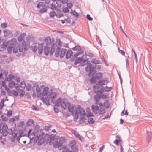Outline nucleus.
<instances>
[{
  "label": "nucleus",
  "instance_id": "obj_1",
  "mask_svg": "<svg viewBox=\"0 0 152 152\" xmlns=\"http://www.w3.org/2000/svg\"><path fill=\"white\" fill-rule=\"evenodd\" d=\"M39 125H37L34 128V132L31 134V135H33L37 138L38 140V145H42L45 142L49 143L50 145L53 144L54 142V136L53 134L49 135L47 134L44 135V133L42 129H39Z\"/></svg>",
  "mask_w": 152,
  "mask_h": 152
},
{
  "label": "nucleus",
  "instance_id": "obj_2",
  "mask_svg": "<svg viewBox=\"0 0 152 152\" xmlns=\"http://www.w3.org/2000/svg\"><path fill=\"white\" fill-rule=\"evenodd\" d=\"M29 44V43L28 42L27 43L24 40L23 41L21 44L17 42V44H16V45H14V47L13 48V52L15 53L18 52V50L20 52H22L23 50L25 51H26L28 50Z\"/></svg>",
  "mask_w": 152,
  "mask_h": 152
},
{
  "label": "nucleus",
  "instance_id": "obj_3",
  "mask_svg": "<svg viewBox=\"0 0 152 152\" xmlns=\"http://www.w3.org/2000/svg\"><path fill=\"white\" fill-rule=\"evenodd\" d=\"M96 66H93L90 63L86 67L85 69L86 72L88 73V75L91 77L93 76L96 73Z\"/></svg>",
  "mask_w": 152,
  "mask_h": 152
},
{
  "label": "nucleus",
  "instance_id": "obj_4",
  "mask_svg": "<svg viewBox=\"0 0 152 152\" xmlns=\"http://www.w3.org/2000/svg\"><path fill=\"white\" fill-rule=\"evenodd\" d=\"M42 88H41L37 84L34 83V84L31 89L33 92L32 95L33 97H34V94L35 96H36V93L37 95V97L39 98L41 95V90H42Z\"/></svg>",
  "mask_w": 152,
  "mask_h": 152
},
{
  "label": "nucleus",
  "instance_id": "obj_5",
  "mask_svg": "<svg viewBox=\"0 0 152 152\" xmlns=\"http://www.w3.org/2000/svg\"><path fill=\"white\" fill-rule=\"evenodd\" d=\"M51 49L50 50L49 46H45L44 52L45 55L48 56L49 53L51 55L53 54L56 49L55 45L54 43H53L51 45Z\"/></svg>",
  "mask_w": 152,
  "mask_h": 152
},
{
  "label": "nucleus",
  "instance_id": "obj_6",
  "mask_svg": "<svg viewBox=\"0 0 152 152\" xmlns=\"http://www.w3.org/2000/svg\"><path fill=\"white\" fill-rule=\"evenodd\" d=\"M53 135L54 136V142L53 143V147L54 148H56L61 146L62 144L65 142V138L62 137L59 138L58 140L55 141V135Z\"/></svg>",
  "mask_w": 152,
  "mask_h": 152
},
{
  "label": "nucleus",
  "instance_id": "obj_7",
  "mask_svg": "<svg viewBox=\"0 0 152 152\" xmlns=\"http://www.w3.org/2000/svg\"><path fill=\"white\" fill-rule=\"evenodd\" d=\"M103 84L101 85L98 84L96 83L95 85L94 86L93 88L94 90H97L95 91V93H102L104 92V87L103 86Z\"/></svg>",
  "mask_w": 152,
  "mask_h": 152
},
{
  "label": "nucleus",
  "instance_id": "obj_8",
  "mask_svg": "<svg viewBox=\"0 0 152 152\" xmlns=\"http://www.w3.org/2000/svg\"><path fill=\"white\" fill-rule=\"evenodd\" d=\"M16 44H17V42L15 39H13L9 42V46L7 47V53L8 54H10L12 53V50L14 45H16Z\"/></svg>",
  "mask_w": 152,
  "mask_h": 152
},
{
  "label": "nucleus",
  "instance_id": "obj_9",
  "mask_svg": "<svg viewBox=\"0 0 152 152\" xmlns=\"http://www.w3.org/2000/svg\"><path fill=\"white\" fill-rule=\"evenodd\" d=\"M77 112H79V114L80 115H82L80 119L83 121V122H84V119L85 118L84 116L86 115V113L85 110L83 108L78 107L77 108Z\"/></svg>",
  "mask_w": 152,
  "mask_h": 152
},
{
  "label": "nucleus",
  "instance_id": "obj_10",
  "mask_svg": "<svg viewBox=\"0 0 152 152\" xmlns=\"http://www.w3.org/2000/svg\"><path fill=\"white\" fill-rule=\"evenodd\" d=\"M8 128L7 125H3L1 129H0V134H1V135L2 134L4 136H7V134L6 132V131Z\"/></svg>",
  "mask_w": 152,
  "mask_h": 152
},
{
  "label": "nucleus",
  "instance_id": "obj_11",
  "mask_svg": "<svg viewBox=\"0 0 152 152\" xmlns=\"http://www.w3.org/2000/svg\"><path fill=\"white\" fill-rule=\"evenodd\" d=\"M48 95L51 98V102H53V103H54L55 102V99L57 95L56 93L54 92H52L51 90L50 91H49V92H48Z\"/></svg>",
  "mask_w": 152,
  "mask_h": 152
},
{
  "label": "nucleus",
  "instance_id": "obj_12",
  "mask_svg": "<svg viewBox=\"0 0 152 152\" xmlns=\"http://www.w3.org/2000/svg\"><path fill=\"white\" fill-rule=\"evenodd\" d=\"M41 88H42V93L41 95H42L43 96H44L45 95H48V94L49 92L48 91L49 89V88L48 87H45L44 86H41Z\"/></svg>",
  "mask_w": 152,
  "mask_h": 152
},
{
  "label": "nucleus",
  "instance_id": "obj_13",
  "mask_svg": "<svg viewBox=\"0 0 152 152\" xmlns=\"http://www.w3.org/2000/svg\"><path fill=\"white\" fill-rule=\"evenodd\" d=\"M4 35L5 37L11 38L13 36L12 32L8 29H5L4 31Z\"/></svg>",
  "mask_w": 152,
  "mask_h": 152
},
{
  "label": "nucleus",
  "instance_id": "obj_14",
  "mask_svg": "<svg viewBox=\"0 0 152 152\" xmlns=\"http://www.w3.org/2000/svg\"><path fill=\"white\" fill-rule=\"evenodd\" d=\"M10 42H4L1 45L0 49V51H4L6 48L7 46L9 45Z\"/></svg>",
  "mask_w": 152,
  "mask_h": 152
},
{
  "label": "nucleus",
  "instance_id": "obj_15",
  "mask_svg": "<svg viewBox=\"0 0 152 152\" xmlns=\"http://www.w3.org/2000/svg\"><path fill=\"white\" fill-rule=\"evenodd\" d=\"M96 95H94V99L96 101V104H97L99 101H100L101 98V93H96Z\"/></svg>",
  "mask_w": 152,
  "mask_h": 152
},
{
  "label": "nucleus",
  "instance_id": "obj_16",
  "mask_svg": "<svg viewBox=\"0 0 152 152\" xmlns=\"http://www.w3.org/2000/svg\"><path fill=\"white\" fill-rule=\"evenodd\" d=\"M67 104H68L67 108L69 111L73 114L74 112V109L73 105H72L69 102H67Z\"/></svg>",
  "mask_w": 152,
  "mask_h": 152
},
{
  "label": "nucleus",
  "instance_id": "obj_17",
  "mask_svg": "<svg viewBox=\"0 0 152 152\" xmlns=\"http://www.w3.org/2000/svg\"><path fill=\"white\" fill-rule=\"evenodd\" d=\"M43 43L37 44L38 53L39 54H41L42 53L43 49Z\"/></svg>",
  "mask_w": 152,
  "mask_h": 152
},
{
  "label": "nucleus",
  "instance_id": "obj_18",
  "mask_svg": "<svg viewBox=\"0 0 152 152\" xmlns=\"http://www.w3.org/2000/svg\"><path fill=\"white\" fill-rule=\"evenodd\" d=\"M146 141L148 143H149L151 139L152 134L151 132L147 131V132Z\"/></svg>",
  "mask_w": 152,
  "mask_h": 152
},
{
  "label": "nucleus",
  "instance_id": "obj_19",
  "mask_svg": "<svg viewBox=\"0 0 152 152\" xmlns=\"http://www.w3.org/2000/svg\"><path fill=\"white\" fill-rule=\"evenodd\" d=\"M45 42L46 46H49L51 44V40L50 37H47L45 39Z\"/></svg>",
  "mask_w": 152,
  "mask_h": 152
},
{
  "label": "nucleus",
  "instance_id": "obj_20",
  "mask_svg": "<svg viewBox=\"0 0 152 152\" xmlns=\"http://www.w3.org/2000/svg\"><path fill=\"white\" fill-rule=\"evenodd\" d=\"M49 99L50 97L48 96H47L45 98H44V97H42L41 98V100L42 101L44 102H45L46 104L47 105L50 104L49 102Z\"/></svg>",
  "mask_w": 152,
  "mask_h": 152
},
{
  "label": "nucleus",
  "instance_id": "obj_21",
  "mask_svg": "<svg viewBox=\"0 0 152 152\" xmlns=\"http://www.w3.org/2000/svg\"><path fill=\"white\" fill-rule=\"evenodd\" d=\"M87 113L85 115L87 117L90 116H94L92 113H91V110L89 107H87L86 108Z\"/></svg>",
  "mask_w": 152,
  "mask_h": 152
},
{
  "label": "nucleus",
  "instance_id": "obj_22",
  "mask_svg": "<svg viewBox=\"0 0 152 152\" xmlns=\"http://www.w3.org/2000/svg\"><path fill=\"white\" fill-rule=\"evenodd\" d=\"M72 53L73 52L71 50H69L68 51H66L65 57L67 59H68L71 57Z\"/></svg>",
  "mask_w": 152,
  "mask_h": 152
},
{
  "label": "nucleus",
  "instance_id": "obj_23",
  "mask_svg": "<svg viewBox=\"0 0 152 152\" xmlns=\"http://www.w3.org/2000/svg\"><path fill=\"white\" fill-rule=\"evenodd\" d=\"M83 60V58L82 57H77L76 58V59L74 63V64L76 65L77 64H79L80 63H81V62Z\"/></svg>",
  "mask_w": 152,
  "mask_h": 152
},
{
  "label": "nucleus",
  "instance_id": "obj_24",
  "mask_svg": "<svg viewBox=\"0 0 152 152\" xmlns=\"http://www.w3.org/2000/svg\"><path fill=\"white\" fill-rule=\"evenodd\" d=\"M24 89H21L20 88H19L17 90L19 94H20V97H23L25 95V92L24 91Z\"/></svg>",
  "mask_w": 152,
  "mask_h": 152
},
{
  "label": "nucleus",
  "instance_id": "obj_25",
  "mask_svg": "<svg viewBox=\"0 0 152 152\" xmlns=\"http://www.w3.org/2000/svg\"><path fill=\"white\" fill-rule=\"evenodd\" d=\"M66 49L62 48L61 49V54L60 55L61 58H63L65 56L66 52Z\"/></svg>",
  "mask_w": 152,
  "mask_h": 152
},
{
  "label": "nucleus",
  "instance_id": "obj_26",
  "mask_svg": "<svg viewBox=\"0 0 152 152\" xmlns=\"http://www.w3.org/2000/svg\"><path fill=\"white\" fill-rule=\"evenodd\" d=\"M116 139L114 141V143L117 145H119V142H120L121 139L120 136L119 135H117L116 136Z\"/></svg>",
  "mask_w": 152,
  "mask_h": 152
},
{
  "label": "nucleus",
  "instance_id": "obj_27",
  "mask_svg": "<svg viewBox=\"0 0 152 152\" xmlns=\"http://www.w3.org/2000/svg\"><path fill=\"white\" fill-rule=\"evenodd\" d=\"M33 45L32 46H31L29 48L30 50L33 51L34 52H36L38 49V46L37 45Z\"/></svg>",
  "mask_w": 152,
  "mask_h": 152
},
{
  "label": "nucleus",
  "instance_id": "obj_28",
  "mask_svg": "<svg viewBox=\"0 0 152 152\" xmlns=\"http://www.w3.org/2000/svg\"><path fill=\"white\" fill-rule=\"evenodd\" d=\"M97 79H96L94 76L92 77L90 79V83L91 84H94L97 81Z\"/></svg>",
  "mask_w": 152,
  "mask_h": 152
},
{
  "label": "nucleus",
  "instance_id": "obj_29",
  "mask_svg": "<svg viewBox=\"0 0 152 152\" xmlns=\"http://www.w3.org/2000/svg\"><path fill=\"white\" fill-rule=\"evenodd\" d=\"M83 62H82L80 63V65L81 66H83L85 65L88 64L89 62V63H90V62L89 61L88 59H87L84 60L83 59Z\"/></svg>",
  "mask_w": 152,
  "mask_h": 152
},
{
  "label": "nucleus",
  "instance_id": "obj_30",
  "mask_svg": "<svg viewBox=\"0 0 152 152\" xmlns=\"http://www.w3.org/2000/svg\"><path fill=\"white\" fill-rule=\"evenodd\" d=\"M62 42L60 39H57L56 40V44H55L56 47L57 46L58 47L60 48L61 47Z\"/></svg>",
  "mask_w": 152,
  "mask_h": 152
},
{
  "label": "nucleus",
  "instance_id": "obj_31",
  "mask_svg": "<svg viewBox=\"0 0 152 152\" xmlns=\"http://www.w3.org/2000/svg\"><path fill=\"white\" fill-rule=\"evenodd\" d=\"M92 109L93 111L96 114H97V111L99 109V107L98 106H96L92 105Z\"/></svg>",
  "mask_w": 152,
  "mask_h": 152
},
{
  "label": "nucleus",
  "instance_id": "obj_32",
  "mask_svg": "<svg viewBox=\"0 0 152 152\" xmlns=\"http://www.w3.org/2000/svg\"><path fill=\"white\" fill-rule=\"evenodd\" d=\"M77 142L76 141L73 140L71 141L69 144V146L71 148H73L74 145L76 144Z\"/></svg>",
  "mask_w": 152,
  "mask_h": 152
},
{
  "label": "nucleus",
  "instance_id": "obj_33",
  "mask_svg": "<svg viewBox=\"0 0 152 152\" xmlns=\"http://www.w3.org/2000/svg\"><path fill=\"white\" fill-rule=\"evenodd\" d=\"M62 99L61 98H59L57 100L56 103L55 104V105L56 106L59 107L62 104Z\"/></svg>",
  "mask_w": 152,
  "mask_h": 152
},
{
  "label": "nucleus",
  "instance_id": "obj_34",
  "mask_svg": "<svg viewBox=\"0 0 152 152\" xmlns=\"http://www.w3.org/2000/svg\"><path fill=\"white\" fill-rule=\"evenodd\" d=\"M34 123V121L32 119H29L26 122L27 126H31Z\"/></svg>",
  "mask_w": 152,
  "mask_h": 152
},
{
  "label": "nucleus",
  "instance_id": "obj_35",
  "mask_svg": "<svg viewBox=\"0 0 152 152\" xmlns=\"http://www.w3.org/2000/svg\"><path fill=\"white\" fill-rule=\"evenodd\" d=\"M104 105L106 108H108L110 107V105L109 103V101L108 100H106L104 102Z\"/></svg>",
  "mask_w": 152,
  "mask_h": 152
},
{
  "label": "nucleus",
  "instance_id": "obj_36",
  "mask_svg": "<svg viewBox=\"0 0 152 152\" xmlns=\"http://www.w3.org/2000/svg\"><path fill=\"white\" fill-rule=\"evenodd\" d=\"M62 108H63L64 110H65L68 106V104H67V102L66 103L64 101H62V104L60 105Z\"/></svg>",
  "mask_w": 152,
  "mask_h": 152
},
{
  "label": "nucleus",
  "instance_id": "obj_37",
  "mask_svg": "<svg viewBox=\"0 0 152 152\" xmlns=\"http://www.w3.org/2000/svg\"><path fill=\"white\" fill-rule=\"evenodd\" d=\"M91 62L94 64H101V62L99 60H96L95 59H93L91 61Z\"/></svg>",
  "mask_w": 152,
  "mask_h": 152
},
{
  "label": "nucleus",
  "instance_id": "obj_38",
  "mask_svg": "<svg viewBox=\"0 0 152 152\" xmlns=\"http://www.w3.org/2000/svg\"><path fill=\"white\" fill-rule=\"evenodd\" d=\"M102 73L99 72L97 73L96 75L94 76L97 80H99L102 78Z\"/></svg>",
  "mask_w": 152,
  "mask_h": 152
},
{
  "label": "nucleus",
  "instance_id": "obj_39",
  "mask_svg": "<svg viewBox=\"0 0 152 152\" xmlns=\"http://www.w3.org/2000/svg\"><path fill=\"white\" fill-rule=\"evenodd\" d=\"M25 34H26L25 33L21 34L19 36L18 38V40L19 42H21L23 39V37L25 36Z\"/></svg>",
  "mask_w": 152,
  "mask_h": 152
},
{
  "label": "nucleus",
  "instance_id": "obj_40",
  "mask_svg": "<svg viewBox=\"0 0 152 152\" xmlns=\"http://www.w3.org/2000/svg\"><path fill=\"white\" fill-rule=\"evenodd\" d=\"M26 91H29L31 90L32 89V87L31 84L29 83L27 84L26 86Z\"/></svg>",
  "mask_w": 152,
  "mask_h": 152
},
{
  "label": "nucleus",
  "instance_id": "obj_41",
  "mask_svg": "<svg viewBox=\"0 0 152 152\" xmlns=\"http://www.w3.org/2000/svg\"><path fill=\"white\" fill-rule=\"evenodd\" d=\"M60 51V48L59 47H57L55 53V56L56 57H58L59 56Z\"/></svg>",
  "mask_w": 152,
  "mask_h": 152
},
{
  "label": "nucleus",
  "instance_id": "obj_42",
  "mask_svg": "<svg viewBox=\"0 0 152 152\" xmlns=\"http://www.w3.org/2000/svg\"><path fill=\"white\" fill-rule=\"evenodd\" d=\"M37 7L38 8L40 9L41 7H45V5L43 2H39L37 4Z\"/></svg>",
  "mask_w": 152,
  "mask_h": 152
},
{
  "label": "nucleus",
  "instance_id": "obj_43",
  "mask_svg": "<svg viewBox=\"0 0 152 152\" xmlns=\"http://www.w3.org/2000/svg\"><path fill=\"white\" fill-rule=\"evenodd\" d=\"M15 86V83L14 81L12 80L11 82L9 83L8 86L11 89L12 88Z\"/></svg>",
  "mask_w": 152,
  "mask_h": 152
},
{
  "label": "nucleus",
  "instance_id": "obj_44",
  "mask_svg": "<svg viewBox=\"0 0 152 152\" xmlns=\"http://www.w3.org/2000/svg\"><path fill=\"white\" fill-rule=\"evenodd\" d=\"M81 49V47L79 45H76L74 47L72 48L73 50H78V51H80Z\"/></svg>",
  "mask_w": 152,
  "mask_h": 152
},
{
  "label": "nucleus",
  "instance_id": "obj_45",
  "mask_svg": "<svg viewBox=\"0 0 152 152\" xmlns=\"http://www.w3.org/2000/svg\"><path fill=\"white\" fill-rule=\"evenodd\" d=\"M74 134L76 137L79 138L80 140L81 141H82L81 138H83L82 137V136L79 134L76 131H75Z\"/></svg>",
  "mask_w": 152,
  "mask_h": 152
},
{
  "label": "nucleus",
  "instance_id": "obj_46",
  "mask_svg": "<svg viewBox=\"0 0 152 152\" xmlns=\"http://www.w3.org/2000/svg\"><path fill=\"white\" fill-rule=\"evenodd\" d=\"M105 113V109L103 107H100L98 110V113L99 114H103Z\"/></svg>",
  "mask_w": 152,
  "mask_h": 152
},
{
  "label": "nucleus",
  "instance_id": "obj_47",
  "mask_svg": "<svg viewBox=\"0 0 152 152\" xmlns=\"http://www.w3.org/2000/svg\"><path fill=\"white\" fill-rule=\"evenodd\" d=\"M71 149L73 150V152H77L78 151V148L77 145H76L74 146L71 148Z\"/></svg>",
  "mask_w": 152,
  "mask_h": 152
},
{
  "label": "nucleus",
  "instance_id": "obj_48",
  "mask_svg": "<svg viewBox=\"0 0 152 152\" xmlns=\"http://www.w3.org/2000/svg\"><path fill=\"white\" fill-rule=\"evenodd\" d=\"M104 91L107 92L110 91L112 89V87H108L107 86L104 87Z\"/></svg>",
  "mask_w": 152,
  "mask_h": 152
},
{
  "label": "nucleus",
  "instance_id": "obj_49",
  "mask_svg": "<svg viewBox=\"0 0 152 152\" xmlns=\"http://www.w3.org/2000/svg\"><path fill=\"white\" fill-rule=\"evenodd\" d=\"M88 121L90 124H93L95 122V121L92 118L89 117H88Z\"/></svg>",
  "mask_w": 152,
  "mask_h": 152
},
{
  "label": "nucleus",
  "instance_id": "obj_50",
  "mask_svg": "<svg viewBox=\"0 0 152 152\" xmlns=\"http://www.w3.org/2000/svg\"><path fill=\"white\" fill-rule=\"evenodd\" d=\"M26 86L25 82L24 80L21 81L20 83V87L23 89H25Z\"/></svg>",
  "mask_w": 152,
  "mask_h": 152
},
{
  "label": "nucleus",
  "instance_id": "obj_51",
  "mask_svg": "<svg viewBox=\"0 0 152 152\" xmlns=\"http://www.w3.org/2000/svg\"><path fill=\"white\" fill-rule=\"evenodd\" d=\"M71 14L72 15H73L74 16L77 17L78 15L79 14L77 12H76L75 10H74L73 11L72 10V11L71 12Z\"/></svg>",
  "mask_w": 152,
  "mask_h": 152
},
{
  "label": "nucleus",
  "instance_id": "obj_52",
  "mask_svg": "<svg viewBox=\"0 0 152 152\" xmlns=\"http://www.w3.org/2000/svg\"><path fill=\"white\" fill-rule=\"evenodd\" d=\"M56 15V12L54 11L51 12L50 13V16L53 18Z\"/></svg>",
  "mask_w": 152,
  "mask_h": 152
},
{
  "label": "nucleus",
  "instance_id": "obj_53",
  "mask_svg": "<svg viewBox=\"0 0 152 152\" xmlns=\"http://www.w3.org/2000/svg\"><path fill=\"white\" fill-rule=\"evenodd\" d=\"M5 101V100L4 99H2L1 102H0V109H2L3 106H4V103Z\"/></svg>",
  "mask_w": 152,
  "mask_h": 152
},
{
  "label": "nucleus",
  "instance_id": "obj_54",
  "mask_svg": "<svg viewBox=\"0 0 152 152\" xmlns=\"http://www.w3.org/2000/svg\"><path fill=\"white\" fill-rule=\"evenodd\" d=\"M105 80H101L98 81L97 83L98 84H99V85H101L102 84H103V85H105Z\"/></svg>",
  "mask_w": 152,
  "mask_h": 152
},
{
  "label": "nucleus",
  "instance_id": "obj_55",
  "mask_svg": "<svg viewBox=\"0 0 152 152\" xmlns=\"http://www.w3.org/2000/svg\"><path fill=\"white\" fill-rule=\"evenodd\" d=\"M12 110H10L7 111V115L8 117H11L12 115Z\"/></svg>",
  "mask_w": 152,
  "mask_h": 152
},
{
  "label": "nucleus",
  "instance_id": "obj_56",
  "mask_svg": "<svg viewBox=\"0 0 152 152\" xmlns=\"http://www.w3.org/2000/svg\"><path fill=\"white\" fill-rule=\"evenodd\" d=\"M86 56H88L91 58L92 57L94 56V55L92 53L89 52L86 53Z\"/></svg>",
  "mask_w": 152,
  "mask_h": 152
},
{
  "label": "nucleus",
  "instance_id": "obj_57",
  "mask_svg": "<svg viewBox=\"0 0 152 152\" xmlns=\"http://www.w3.org/2000/svg\"><path fill=\"white\" fill-rule=\"evenodd\" d=\"M67 6L69 8H71L72 6V4L71 1H69V2L67 4Z\"/></svg>",
  "mask_w": 152,
  "mask_h": 152
},
{
  "label": "nucleus",
  "instance_id": "obj_58",
  "mask_svg": "<svg viewBox=\"0 0 152 152\" xmlns=\"http://www.w3.org/2000/svg\"><path fill=\"white\" fill-rule=\"evenodd\" d=\"M13 132V131L12 129H7L6 131V132L7 134H12V132Z\"/></svg>",
  "mask_w": 152,
  "mask_h": 152
},
{
  "label": "nucleus",
  "instance_id": "obj_59",
  "mask_svg": "<svg viewBox=\"0 0 152 152\" xmlns=\"http://www.w3.org/2000/svg\"><path fill=\"white\" fill-rule=\"evenodd\" d=\"M64 15L61 12H60L58 13V14H56V16L58 18H60Z\"/></svg>",
  "mask_w": 152,
  "mask_h": 152
},
{
  "label": "nucleus",
  "instance_id": "obj_60",
  "mask_svg": "<svg viewBox=\"0 0 152 152\" xmlns=\"http://www.w3.org/2000/svg\"><path fill=\"white\" fill-rule=\"evenodd\" d=\"M63 12L64 13H68L69 11V9L67 7H64L63 9Z\"/></svg>",
  "mask_w": 152,
  "mask_h": 152
},
{
  "label": "nucleus",
  "instance_id": "obj_61",
  "mask_svg": "<svg viewBox=\"0 0 152 152\" xmlns=\"http://www.w3.org/2000/svg\"><path fill=\"white\" fill-rule=\"evenodd\" d=\"M12 94L14 95L15 96H17L18 95V92L15 90L13 89L12 90Z\"/></svg>",
  "mask_w": 152,
  "mask_h": 152
},
{
  "label": "nucleus",
  "instance_id": "obj_62",
  "mask_svg": "<svg viewBox=\"0 0 152 152\" xmlns=\"http://www.w3.org/2000/svg\"><path fill=\"white\" fill-rule=\"evenodd\" d=\"M56 7L55 4L54 3H53L51 4L50 8L52 10H54Z\"/></svg>",
  "mask_w": 152,
  "mask_h": 152
},
{
  "label": "nucleus",
  "instance_id": "obj_63",
  "mask_svg": "<svg viewBox=\"0 0 152 152\" xmlns=\"http://www.w3.org/2000/svg\"><path fill=\"white\" fill-rule=\"evenodd\" d=\"M51 127L52 126L51 125L46 126H45L44 129L46 131H48L50 129Z\"/></svg>",
  "mask_w": 152,
  "mask_h": 152
},
{
  "label": "nucleus",
  "instance_id": "obj_64",
  "mask_svg": "<svg viewBox=\"0 0 152 152\" xmlns=\"http://www.w3.org/2000/svg\"><path fill=\"white\" fill-rule=\"evenodd\" d=\"M47 9L45 8L41 9L40 10V13H43L44 12H46Z\"/></svg>",
  "mask_w": 152,
  "mask_h": 152
}]
</instances>
